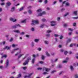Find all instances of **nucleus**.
Here are the masks:
<instances>
[{
    "mask_svg": "<svg viewBox=\"0 0 78 78\" xmlns=\"http://www.w3.org/2000/svg\"><path fill=\"white\" fill-rule=\"evenodd\" d=\"M31 59L30 57H28V58H27V60H26L25 61V62L23 63V66H26L27 64H28V62H29V61H30Z\"/></svg>",
    "mask_w": 78,
    "mask_h": 78,
    "instance_id": "1",
    "label": "nucleus"
},
{
    "mask_svg": "<svg viewBox=\"0 0 78 78\" xmlns=\"http://www.w3.org/2000/svg\"><path fill=\"white\" fill-rule=\"evenodd\" d=\"M56 21H51V26H52L53 27V26H55V25H56Z\"/></svg>",
    "mask_w": 78,
    "mask_h": 78,
    "instance_id": "2",
    "label": "nucleus"
},
{
    "mask_svg": "<svg viewBox=\"0 0 78 78\" xmlns=\"http://www.w3.org/2000/svg\"><path fill=\"white\" fill-rule=\"evenodd\" d=\"M9 66V60H7L5 62V66L6 68H7Z\"/></svg>",
    "mask_w": 78,
    "mask_h": 78,
    "instance_id": "3",
    "label": "nucleus"
},
{
    "mask_svg": "<svg viewBox=\"0 0 78 78\" xmlns=\"http://www.w3.org/2000/svg\"><path fill=\"white\" fill-rule=\"evenodd\" d=\"M10 20L12 21L13 22H17V19H16L15 20L14 18L12 17L10 18Z\"/></svg>",
    "mask_w": 78,
    "mask_h": 78,
    "instance_id": "4",
    "label": "nucleus"
},
{
    "mask_svg": "<svg viewBox=\"0 0 78 78\" xmlns=\"http://www.w3.org/2000/svg\"><path fill=\"white\" fill-rule=\"evenodd\" d=\"M19 50V48H16L15 49H13L12 51L11 52V53H13L14 51H17V50Z\"/></svg>",
    "mask_w": 78,
    "mask_h": 78,
    "instance_id": "5",
    "label": "nucleus"
},
{
    "mask_svg": "<svg viewBox=\"0 0 78 78\" xmlns=\"http://www.w3.org/2000/svg\"><path fill=\"white\" fill-rule=\"evenodd\" d=\"M44 14H45V12H42L41 13H40L38 14V16H42L43 15H44Z\"/></svg>",
    "mask_w": 78,
    "mask_h": 78,
    "instance_id": "6",
    "label": "nucleus"
},
{
    "mask_svg": "<svg viewBox=\"0 0 78 78\" xmlns=\"http://www.w3.org/2000/svg\"><path fill=\"white\" fill-rule=\"evenodd\" d=\"M51 62H52L53 63L55 62L58 61V59L56 58L55 60H54L53 59H51Z\"/></svg>",
    "mask_w": 78,
    "mask_h": 78,
    "instance_id": "7",
    "label": "nucleus"
},
{
    "mask_svg": "<svg viewBox=\"0 0 78 78\" xmlns=\"http://www.w3.org/2000/svg\"><path fill=\"white\" fill-rule=\"evenodd\" d=\"M69 68L72 72H73V71L74 70V68H73V66H69Z\"/></svg>",
    "mask_w": 78,
    "mask_h": 78,
    "instance_id": "8",
    "label": "nucleus"
},
{
    "mask_svg": "<svg viewBox=\"0 0 78 78\" xmlns=\"http://www.w3.org/2000/svg\"><path fill=\"white\" fill-rule=\"evenodd\" d=\"M34 22H35V24H39V20H34Z\"/></svg>",
    "mask_w": 78,
    "mask_h": 78,
    "instance_id": "9",
    "label": "nucleus"
},
{
    "mask_svg": "<svg viewBox=\"0 0 78 78\" xmlns=\"http://www.w3.org/2000/svg\"><path fill=\"white\" fill-rule=\"evenodd\" d=\"M17 27L16 24H15V25L12 26V28H13V29H16V28H17Z\"/></svg>",
    "mask_w": 78,
    "mask_h": 78,
    "instance_id": "10",
    "label": "nucleus"
},
{
    "mask_svg": "<svg viewBox=\"0 0 78 78\" xmlns=\"http://www.w3.org/2000/svg\"><path fill=\"white\" fill-rule=\"evenodd\" d=\"M73 14L75 16H77L78 14L77 13V11H74L73 12Z\"/></svg>",
    "mask_w": 78,
    "mask_h": 78,
    "instance_id": "11",
    "label": "nucleus"
},
{
    "mask_svg": "<svg viewBox=\"0 0 78 78\" xmlns=\"http://www.w3.org/2000/svg\"><path fill=\"white\" fill-rule=\"evenodd\" d=\"M13 32H14V33H20V30H13Z\"/></svg>",
    "mask_w": 78,
    "mask_h": 78,
    "instance_id": "12",
    "label": "nucleus"
},
{
    "mask_svg": "<svg viewBox=\"0 0 78 78\" xmlns=\"http://www.w3.org/2000/svg\"><path fill=\"white\" fill-rule=\"evenodd\" d=\"M58 68V69H61V68H62V66L61 64H59Z\"/></svg>",
    "mask_w": 78,
    "mask_h": 78,
    "instance_id": "13",
    "label": "nucleus"
},
{
    "mask_svg": "<svg viewBox=\"0 0 78 78\" xmlns=\"http://www.w3.org/2000/svg\"><path fill=\"white\" fill-rule=\"evenodd\" d=\"M25 7H23L21 8L18 10L19 11H22L23 9Z\"/></svg>",
    "mask_w": 78,
    "mask_h": 78,
    "instance_id": "14",
    "label": "nucleus"
},
{
    "mask_svg": "<svg viewBox=\"0 0 78 78\" xmlns=\"http://www.w3.org/2000/svg\"><path fill=\"white\" fill-rule=\"evenodd\" d=\"M31 46L32 47H34V42L33 41L31 42Z\"/></svg>",
    "mask_w": 78,
    "mask_h": 78,
    "instance_id": "15",
    "label": "nucleus"
},
{
    "mask_svg": "<svg viewBox=\"0 0 78 78\" xmlns=\"http://www.w3.org/2000/svg\"><path fill=\"white\" fill-rule=\"evenodd\" d=\"M35 25L36 24L34 20H32V22L31 23V25H32V26H33V25Z\"/></svg>",
    "mask_w": 78,
    "mask_h": 78,
    "instance_id": "16",
    "label": "nucleus"
},
{
    "mask_svg": "<svg viewBox=\"0 0 78 78\" xmlns=\"http://www.w3.org/2000/svg\"><path fill=\"white\" fill-rule=\"evenodd\" d=\"M44 26H45V25L44 24H41V25L40 26V28H43L44 27Z\"/></svg>",
    "mask_w": 78,
    "mask_h": 78,
    "instance_id": "17",
    "label": "nucleus"
},
{
    "mask_svg": "<svg viewBox=\"0 0 78 78\" xmlns=\"http://www.w3.org/2000/svg\"><path fill=\"white\" fill-rule=\"evenodd\" d=\"M28 12L29 14H32V11L30 9L28 10Z\"/></svg>",
    "mask_w": 78,
    "mask_h": 78,
    "instance_id": "18",
    "label": "nucleus"
},
{
    "mask_svg": "<svg viewBox=\"0 0 78 78\" xmlns=\"http://www.w3.org/2000/svg\"><path fill=\"white\" fill-rule=\"evenodd\" d=\"M42 11V9H39L37 10V12H41Z\"/></svg>",
    "mask_w": 78,
    "mask_h": 78,
    "instance_id": "19",
    "label": "nucleus"
},
{
    "mask_svg": "<svg viewBox=\"0 0 78 78\" xmlns=\"http://www.w3.org/2000/svg\"><path fill=\"white\" fill-rule=\"evenodd\" d=\"M34 41H35V42H39V39H35Z\"/></svg>",
    "mask_w": 78,
    "mask_h": 78,
    "instance_id": "20",
    "label": "nucleus"
},
{
    "mask_svg": "<svg viewBox=\"0 0 78 78\" xmlns=\"http://www.w3.org/2000/svg\"><path fill=\"white\" fill-rule=\"evenodd\" d=\"M66 6H70V3L69 2H67L66 3Z\"/></svg>",
    "mask_w": 78,
    "mask_h": 78,
    "instance_id": "21",
    "label": "nucleus"
},
{
    "mask_svg": "<svg viewBox=\"0 0 78 78\" xmlns=\"http://www.w3.org/2000/svg\"><path fill=\"white\" fill-rule=\"evenodd\" d=\"M69 13L68 12H66L65 14L64 15V17H66L67 16L69 15Z\"/></svg>",
    "mask_w": 78,
    "mask_h": 78,
    "instance_id": "22",
    "label": "nucleus"
},
{
    "mask_svg": "<svg viewBox=\"0 0 78 78\" xmlns=\"http://www.w3.org/2000/svg\"><path fill=\"white\" fill-rule=\"evenodd\" d=\"M12 46V47H17L18 46V44H13Z\"/></svg>",
    "mask_w": 78,
    "mask_h": 78,
    "instance_id": "23",
    "label": "nucleus"
},
{
    "mask_svg": "<svg viewBox=\"0 0 78 78\" xmlns=\"http://www.w3.org/2000/svg\"><path fill=\"white\" fill-rule=\"evenodd\" d=\"M23 55H24V54H21L19 56H18V59H19V58H20V57H21V56H23Z\"/></svg>",
    "mask_w": 78,
    "mask_h": 78,
    "instance_id": "24",
    "label": "nucleus"
},
{
    "mask_svg": "<svg viewBox=\"0 0 78 78\" xmlns=\"http://www.w3.org/2000/svg\"><path fill=\"white\" fill-rule=\"evenodd\" d=\"M7 5L8 6H10L11 5V3H10L9 2H8L7 3Z\"/></svg>",
    "mask_w": 78,
    "mask_h": 78,
    "instance_id": "25",
    "label": "nucleus"
},
{
    "mask_svg": "<svg viewBox=\"0 0 78 78\" xmlns=\"http://www.w3.org/2000/svg\"><path fill=\"white\" fill-rule=\"evenodd\" d=\"M45 44H49V42L45 41H44Z\"/></svg>",
    "mask_w": 78,
    "mask_h": 78,
    "instance_id": "26",
    "label": "nucleus"
},
{
    "mask_svg": "<svg viewBox=\"0 0 78 78\" xmlns=\"http://www.w3.org/2000/svg\"><path fill=\"white\" fill-rule=\"evenodd\" d=\"M14 10H15V8L14 7H12L11 9V11L12 12L14 11Z\"/></svg>",
    "mask_w": 78,
    "mask_h": 78,
    "instance_id": "27",
    "label": "nucleus"
},
{
    "mask_svg": "<svg viewBox=\"0 0 78 78\" xmlns=\"http://www.w3.org/2000/svg\"><path fill=\"white\" fill-rule=\"evenodd\" d=\"M33 75V73H30L29 74L28 76V78H30V77H31V75Z\"/></svg>",
    "mask_w": 78,
    "mask_h": 78,
    "instance_id": "28",
    "label": "nucleus"
},
{
    "mask_svg": "<svg viewBox=\"0 0 78 78\" xmlns=\"http://www.w3.org/2000/svg\"><path fill=\"white\" fill-rule=\"evenodd\" d=\"M63 26L64 27H67V26H68V24H64L63 25Z\"/></svg>",
    "mask_w": 78,
    "mask_h": 78,
    "instance_id": "29",
    "label": "nucleus"
},
{
    "mask_svg": "<svg viewBox=\"0 0 78 78\" xmlns=\"http://www.w3.org/2000/svg\"><path fill=\"white\" fill-rule=\"evenodd\" d=\"M37 56L38 57V56H39V55L38 54H37L36 55H33V57L34 58H36Z\"/></svg>",
    "mask_w": 78,
    "mask_h": 78,
    "instance_id": "30",
    "label": "nucleus"
},
{
    "mask_svg": "<svg viewBox=\"0 0 78 78\" xmlns=\"http://www.w3.org/2000/svg\"><path fill=\"white\" fill-rule=\"evenodd\" d=\"M43 75H48V73L47 72H44L43 73Z\"/></svg>",
    "mask_w": 78,
    "mask_h": 78,
    "instance_id": "31",
    "label": "nucleus"
},
{
    "mask_svg": "<svg viewBox=\"0 0 78 78\" xmlns=\"http://www.w3.org/2000/svg\"><path fill=\"white\" fill-rule=\"evenodd\" d=\"M41 58H42V59L43 60H44L45 58V56L43 55H41Z\"/></svg>",
    "mask_w": 78,
    "mask_h": 78,
    "instance_id": "32",
    "label": "nucleus"
},
{
    "mask_svg": "<svg viewBox=\"0 0 78 78\" xmlns=\"http://www.w3.org/2000/svg\"><path fill=\"white\" fill-rule=\"evenodd\" d=\"M25 22H26V20H23V21H21V23H25Z\"/></svg>",
    "mask_w": 78,
    "mask_h": 78,
    "instance_id": "33",
    "label": "nucleus"
},
{
    "mask_svg": "<svg viewBox=\"0 0 78 78\" xmlns=\"http://www.w3.org/2000/svg\"><path fill=\"white\" fill-rule=\"evenodd\" d=\"M51 32H52V31L51 30H47V33H51Z\"/></svg>",
    "mask_w": 78,
    "mask_h": 78,
    "instance_id": "34",
    "label": "nucleus"
},
{
    "mask_svg": "<svg viewBox=\"0 0 78 78\" xmlns=\"http://www.w3.org/2000/svg\"><path fill=\"white\" fill-rule=\"evenodd\" d=\"M48 2V1L47 0H45L44 1V3H45V4H47Z\"/></svg>",
    "mask_w": 78,
    "mask_h": 78,
    "instance_id": "35",
    "label": "nucleus"
},
{
    "mask_svg": "<svg viewBox=\"0 0 78 78\" xmlns=\"http://www.w3.org/2000/svg\"><path fill=\"white\" fill-rule=\"evenodd\" d=\"M22 75L21 74H19V75L18 76V77L16 78H20V77H21Z\"/></svg>",
    "mask_w": 78,
    "mask_h": 78,
    "instance_id": "36",
    "label": "nucleus"
},
{
    "mask_svg": "<svg viewBox=\"0 0 78 78\" xmlns=\"http://www.w3.org/2000/svg\"><path fill=\"white\" fill-rule=\"evenodd\" d=\"M39 63L40 64H44V62L43 61H40L39 62Z\"/></svg>",
    "mask_w": 78,
    "mask_h": 78,
    "instance_id": "37",
    "label": "nucleus"
},
{
    "mask_svg": "<svg viewBox=\"0 0 78 78\" xmlns=\"http://www.w3.org/2000/svg\"><path fill=\"white\" fill-rule=\"evenodd\" d=\"M35 61V58H33L32 59V64H34V61Z\"/></svg>",
    "mask_w": 78,
    "mask_h": 78,
    "instance_id": "38",
    "label": "nucleus"
},
{
    "mask_svg": "<svg viewBox=\"0 0 78 78\" xmlns=\"http://www.w3.org/2000/svg\"><path fill=\"white\" fill-rule=\"evenodd\" d=\"M57 19V21H59V20H61V18L60 17H58Z\"/></svg>",
    "mask_w": 78,
    "mask_h": 78,
    "instance_id": "39",
    "label": "nucleus"
},
{
    "mask_svg": "<svg viewBox=\"0 0 78 78\" xmlns=\"http://www.w3.org/2000/svg\"><path fill=\"white\" fill-rule=\"evenodd\" d=\"M6 49L7 50H9L10 49V47H8V46H6Z\"/></svg>",
    "mask_w": 78,
    "mask_h": 78,
    "instance_id": "40",
    "label": "nucleus"
},
{
    "mask_svg": "<svg viewBox=\"0 0 78 78\" xmlns=\"http://www.w3.org/2000/svg\"><path fill=\"white\" fill-rule=\"evenodd\" d=\"M62 62L63 63H67V60H66L63 61Z\"/></svg>",
    "mask_w": 78,
    "mask_h": 78,
    "instance_id": "41",
    "label": "nucleus"
},
{
    "mask_svg": "<svg viewBox=\"0 0 78 78\" xmlns=\"http://www.w3.org/2000/svg\"><path fill=\"white\" fill-rule=\"evenodd\" d=\"M68 53V52L67 51H66L64 52V54L65 55H67V54Z\"/></svg>",
    "mask_w": 78,
    "mask_h": 78,
    "instance_id": "42",
    "label": "nucleus"
},
{
    "mask_svg": "<svg viewBox=\"0 0 78 78\" xmlns=\"http://www.w3.org/2000/svg\"><path fill=\"white\" fill-rule=\"evenodd\" d=\"M25 34V32H22L20 33V35H24Z\"/></svg>",
    "mask_w": 78,
    "mask_h": 78,
    "instance_id": "43",
    "label": "nucleus"
},
{
    "mask_svg": "<svg viewBox=\"0 0 78 78\" xmlns=\"http://www.w3.org/2000/svg\"><path fill=\"white\" fill-rule=\"evenodd\" d=\"M50 70V69H48V68H46V72H48V71Z\"/></svg>",
    "mask_w": 78,
    "mask_h": 78,
    "instance_id": "44",
    "label": "nucleus"
},
{
    "mask_svg": "<svg viewBox=\"0 0 78 78\" xmlns=\"http://www.w3.org/2000/svg\"><path fill=\"white\" fill-rule=\"evenodd\" d=\"M22 68L23 70H26V69H27V66L25 67H23Z\"/></svg>",
    "mask_w": 78,
    "mask_h": 78,
    "instance_id": "45",
    "label": "nucleus"
},
{
    "mask_svg": "<svg viewBox=\"0 0 78 78\" xmlns=\"http://www.w3.org/2000/svg\"><path fill=\"white\" fill-rule=\"evenodd\" d=\"M42 22H45L46 21V20L45 19H43L41 20Z\"/></svg>",
    "mask_w": 78,
    "mask_h": 78,
    "instance_id": "46",
    "label": "nucleus"
},
{
    "mask_svg": "<svg viewBox=\"0 0 78 78\" xmlns=\"http://www.w3.org/2000/svg\"><path fill=\"white\" fill-rule=\"evenodd\" d=\"M31 31H34V30H35V29H34V28L32 27L31 28Z\"/></svg>",
    "mask_w": 78,
    "mask_h": 78,
    "instance_id": "47",
    "label": "nucleus"
},
{
    "mask_svg": "<svg viewBox=\"0 0 78 78\" xmlns=\"http://www.w3.org/2000/svg\"><path fill=\"white\" fill-rule=\"evenodd\" d=\"M46 55L48 56H50V55L48 52H46Z\"/></svg>",
    "mask_w": 78,
    "mask_h": 78,
    "instance_id": "48",
    "label": "nucleus"
},
{
    "mask_svg": "<svg viewBox=\"0 0 78 78\" xmlns=\"http://www.w3.org/2000/svg\"><path fill=\"white\" fill-rule=\"evenodd\" d=\"M16 25L17 27H21V26H20V24H17Z\"/></svg>",
    "mask_w": 78,
    "mask_h": 78,
    "instance_id": "49",
    "label": "nucleus"
},
{
    "mask_svg": "<svg viewBox=\"0 0 78 78\" xmlns=\"http://www.w3.org/2000/svg\"><path fill=\"white\" fill-rule=\"evenodd\" d=\"M68 43H69V42H71V39H69L68 40L66 41Z\"/></svg>",
    "mask_w": 78,
    "mask_h": 78,
    "instance_id": "50",
    "label": "nucleus"
},
{
    "mask_svg": "<svg viewBox=\"0 0 78 78\" xmlns=\"http://www.w3.org/2000/svg\"><path fill=\"white\" fill-rule=\"evenodd\" d=\"M6 57H7V55H4L2 57V58H6Z\"/></svg>",
    "mask_w": 78,
    "mask_h": 78,
    "instance_id": "51",
    "label": "nucleus"
},
{
    "mask_svg": "<svg viewBox=\"0 0 78 78\" xmlns=\"http://www.w3.org/2000/svg\"><path fill=\"white\" fill-rule=\"evenodd\" d=\"M64 10H65V9L63 8H62L61 9V12H62L63 11H64Z\"/></svg>",
    "mask_w": 78,
    "mask_h": 78,
    "instance_id": "52",
    "label": "nucleus"
},
{
    "mask_svg": "<svg viewBox=\"0 0 78 78\" xmlns=\"http://www.w3.org/2000/svg\"><path fill=\"white\" fill-rule=\"evenodd\" d=\"M63 38V36L62 35H61L60 37V39H62Z\"/></svg>",
    "mask_w": 78,
    "mask_h": 78,
    "instance_id": "53",
    "label": "nucleus"
},
{
    "mask_svg": "<svg viewBox=\"0 0 78 78\" xmlns=\"http://www.w3.org/2000/svg\"><path fill=\"white\" fill-rule=\"evenodd\" d=\"M75 77L76 78H78V74H75Z\"/></svg>",
    "mask_w": 78,
    "mask_h": 78,
    "instance_id": "54",
    "label": "nucleus"
},
{
    "mask_svg": "<svg viewBox=\"0 0 78 78\" xmlns=\"http://www.w3.org/2000/svg\"><path fill=\"white\" fill-rule=\"evenodd\" d=\"M3 66H0V69H3Z\"/></svg>",
    "mask_w": 78,
    "mask_h": 78,
    "instance_id": "55",
    "label": "nucleus"
},
{
    "mask_svg": "<svg viewBox=\"0 0 78 78\" xmlns=\"http://www.w3.org/2000/svg\"><path fill=\"white\" fill-rule=\"evenodd\" d=\"M26 37H27L28 38H29L30 37V35H26Z\"/></svg>",
    "mask_w": 78,
    "mask_h": 78,
    "instance_id": "56",
    "label": "nucleus"
},
{
    "mask_svg": "<svg viewBox=\"0 0 78 78\" xmlns=\"http://www.w3.org/2000/svg\"><path fill=\"white\" fill-rule=\"evenodd\" d=\"M50 35L49 34H48L46 35V36H47V37H50Z\"/></svg>",
    "mask_w": 78,
    "mask_h": 78,
    "instance_id": "57",
    "label": "nucleus"
},
{
    "mask_svg": "<svg viewBox=\"0 0 78 78\" xmlns=\"http://www.w3.org/2000/svg\"><path fill=\"white\" fill-rule=\"evenodd\" d=\"M72 32H71L68 34L69 36H71L72 35Z\"/></svg>",
    "mask_w": 78,
    "mask_h": 78,
    "instance_id": "58",
    "label": "nucleus"
},
{
    "mask_svg": "<svg viewBox=\"0 0 78 78\" xmlns=\"http://www.w3.org/2000/svg\"><path fill=\"white\" fill-rule=\"evenodd\" d=\"M32 8V7H31V6H29L27 7V8L28 9H30V8Z\"/></svg>",
    "mask_w": 78,
    "mask_h": 78,
    "instance_id": "59",
    "label": "nucleus"
},
{
    "mask_svg": "<svg viewBox=\"0 0 78 78\" xmlns=\"http://www.w3.org/2000/svg\"><path fill=\"white\" fill-rule=\"evenodd\" d=\"M46 9L47 10H51V9L49 7H47V9Z\"/></svg>",
    "mask_w": 78,
    "mask_h": 78,
    "instance_id": "60",
    "label": "nucleus"
},
{
    "mask_svg": "<svg viewBox=\"0 0 78 78\" xmlns=\"http://www.w3.org/2000/svg\"><path fill=\"white\" fill-rule=\"evenodd\" d=\"M56 70H54L53 71L51 72V73H55V72Z\"/></svg>",
    "mask_w": 78,
    "mask_h": 78,
    "instance_id": "61",
    "label": "nucleus"
},
{
    "mask_svg": "<svg viewBox=\"0 0 78 78\" xmlns=\"http://www.w3.org/2000/svg\"><path fill=\"white\" fill-rule=\"evenodd\" d=\"M37 70H42V68H37Z\"/></svg>",
    "mask_w": 78,
    "mask_h": 78,
    "instance_id": "62",
    "label": "nucleus"
},
{
    "mask_svg": "<svg viewBox=\"0 0 78 78\" xmlns=\"http://www.w3.org/2000/svg\"><path fill=\"white\" fill-rule=\"evenodd\" d=\"M3 60H2L0 61V63L1 64H2V63H3Z\"/></svg>",
    "mask_w": 78,
    "mask_h": 78,
    "instance_id": "63",
    "label": "nucleus"
},
{
    "mask_svg": "<svg viewBox=\"0 0 78 78\" xmlns=\"http://www.w3.org/2000/svg\"><path fill=\"white\" fill-rule=\"evenodd\" d=\"M14 36H15V37H18V36L16 34H15L14 35Z\"/></svg>",
    "mask_w": 78,
    "mask_h": 78,
    "instance_id": "64",
    "label": "nucleus"
}]
</instances>
